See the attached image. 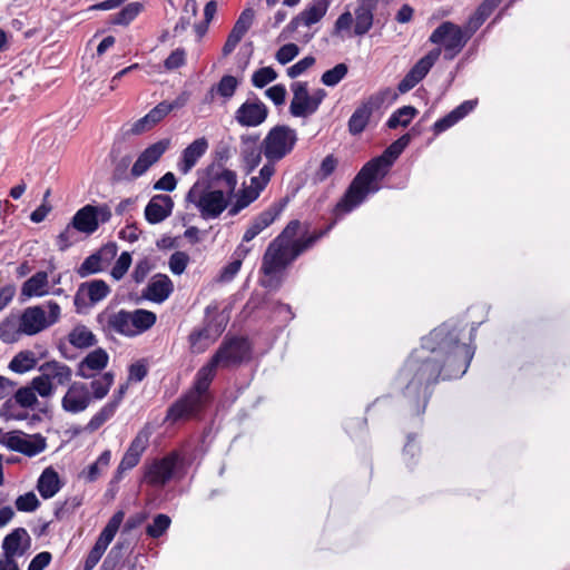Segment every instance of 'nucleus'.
I'll return each instance as SVG.
<instances>
[{"instance_id": "obj_45", "label": "nucleus", "mask_w": 570, "mask_h": 570, "mask_svg": "<svg viewBox=\"0 0 570 570\" xmlns=\"http://www.w3.org/2000/svg\"><path fill=\"white\" fill-rule=\"evenodd\" d=\"M502 0H484L472 16L470 22L475 27H480L494 11Z\"/></svg>"}, {"instance_id": "obj_48", "label": "nucleus", "mask_w": 570, "mask_h": 570, "mask_svg": "<svg viewBox=\"0 0 570 570\" xmlns=\"http://www.w3.org/2000/svg\"><path fill=\"white\" fill-rule=\"evenodd\" d=\"M150 435L151 428L146 424L134 438L127 450L141 456L149 444Z\"/></svg>"}, {"instance_id": "obj_33", "label": "nucleus", "mask_w": 570, "mask_h": 570, "mask_svg": "<svg viewBox=\"0 0 570 570\" xmlns=\"http://www.w3.org/2000/svg\"><path fill=\"white\" fill-rule=\"evenodd\" d=\"M333 0H313V2L302 11V23L311 27L317 23L327 12Z\"/></svg>"}, {"instance_id": "obj_28", "label": "nucleus", "mask_w": 570, "mask_h": 570, "mask_svg": "<svg viewBox=\"0 0 570 570\" xmlns=\"http://www.w3.org/2000/svg\"><path fill=\"white\" fill-rule=\"evenodd\" d=\"M475 104V101L465 100L460 106L450 111L446 116L439 119L433 126L435 134H440L455 125L459 120L464 118L469 112L473 110Z\"/></svg>"}, {"instance_id": "obj_3", "label": "nucleus", "mask_w": 570, "mask_h": 570, "mask_svg": "<svg viewBox=\"0 0 570 570\" xmlns=\"http://www.w3.org/2000/svg\"><path fill=\"white\" fill-rule=\"evenodd\" d=\"M411 141V135L404 134L393 141L382 155L367 161L354 177L343 197L336 205V210L350 213L361 205L368 194L379 190L377 180L383 179L393 163L399 158Z\"/></svg>"}, {"instance_id": "obj_30", "label": "nucleus", "mask_w": 570, "mask_h": 570, "mask_svg": "<svg viewBox=\"0 0 570 570\" xmlns=\"http://www.w3.org/2000/svg\"><path fill=\"white\" fill-rule=\"evenodd\" d=\"M68 342L76 348L86 350L95 346L98 340L86 325L78 324L69 332Z\"/></svg>"}, {"instance_id": "obj_2", "label": "nucleus", "mask_w": 570, "mask_h": 570, "mask_svg": "<svg viewBox=\"0 0 570 570\" xmlns=\"http://www.w3.org/2000/svg\"><path fill=\"white\" fill-rule=\"evenodd\" d=\"M249 351L250 347L246 338H225L208 363L198 370L193 387L168 407L166 420L177 422L196 417L212 401L209 386L217 367L240 364L249 355Z\"/></svg>"}, {"instance_id": "obj_19", "label": "nucleus", "mask_w": 570, "mask_h": 570, "mask_svg": "<svg viewBox=\"0 0 570 570\" xmlns=\"http://www.w3.org/2000/svg\"><path fill=\"white\" fill-rule=\"evenodd\" d=\"M109 293L110 287L102 279H94L91 282L82 283L75 295V305L77 307L85 306V296L88 297L90 305H94L106 298Z\"/></svg>"}, {"instance_id": "obj_62", "label": "nucleus", "mask_w": 570, "mask_h": 570, "mask_svg": "<svg viewBox=\"0 0 570 570\" xmlns=\"http://www.w3.org/2000/svg\"><path fill=\"white\" fill-rule=\"evenodd\" d=\"M39 504L40 502L33 492L19 495L16 500V508L22 512H32Z\"/></svg>"}, {"instance_id": "obj_25", "label": "nucleus", "mask_w": 570, "mask_h": 570, "mask_svg": "<svg viewBox=\"0 0 570 570\" xmlns=\"http://www.w3.org/2000/svg\"><path fill=\"white\" fill-rule=\"evenodd\" d=\"M208 149V141L205 137L197 138L190 145H188L181 155V159L178 164L179 170L183 174H187L197 164L198 159L205 155Z\"/></svg>"}, {"instance_id": "obj_12", "label": "nucleus", "mask_w": 570, "mask_h": 570, "mask_svg": "<svg viewBox=\"0 0 570 570\" xmlns=\"http://www.w3.org/2000/svg\"><path fill=\"white\" fill-rule=\"evenodd\" d=\"M268 112L267 106L253 94V98L236 109L234 118L242 127H258L267 119Z\"/></svg>"}, {"instance_id": "obj_47", "label": "nucleus", "mask_w": 570, "mask_h": 570, "mask_svg": "<svg viewBox=\"0 0 570 570\" xmlns=\"http://www.w3.org/2000/svg\"><path fill=\"white\" fill-rule=\"evenodd\" d=\"M150 435L151 428L146 424L134 438L127 450L141 456L149 444Z\"/></svg>"}, {"instance_id": "obj_5", "label": "nucleus", "mask_w": 570, "mask_h": 570, "mask_svg": "<svg viewBox=\"0 0 570 570\" xmlns=\"http://www.w3.org/2000/svg\"><path fill=\"white\" fill-rule=\"evenodd\" d=\"M156 321L154 312L142 308L132 312L105 308L96 316L99 330L108 338H114L116 334L134 337L151 328Z\"/></svg>"}, {"instance_id": "obj_35", "label": "nucleus", "mask_w": 570, "mask_h": 570, "mask_svg": "<svg viewBox=\"0 0 570 570\" xmlns=\"http://www.w3.org/2000/svg\"><path fill=\"white\" fill-rule=\"evenodd\" d=\"M117 410V401H110L105 404L99 412H97L86 425L85 430L88 432H95L102 426L108 420H110Z\"/></svg>"}, {"instance_id": "obj_9", "label": "nucleus", "mask_w": 570, "mask_h": 570, "mask_svg": "<svg viewBox=\"0 0 570 570\" xmlns=\"http://www.w3.org/2000/svg\"><path fill=\"white\" fill-rule=\"evenodd\" d=\"M430 41L435 45H442L444 58L452 60L463 49L468 37L463 33L461 27L453 22L444 21L432 32Z\"/></svg>"}, {"instance_id": "obj_16", "label": "nucleus", "mask_w": 570, "mask_h": 570, "mask_svg": "<svg viewBox=\"0 0 570 570\" xmlns=\"http://www.w3.org/2000/svg\"><path fill=\"white\" fill-rule=\"evenodd\" d=\"M169 139H161L148 146L137 158L131 167V176L138 178L142 176L169 148Z\"/></svg>"}, {"instance_id": "obj_7", "label": "nucleus", "mask_w": 570, "mask_h": 570, "mask_svg": "<svg viewBox=\"0 0 570 570\" xmlns=\"http://www.w3.org/2000/svg\"><path fill=\"white\" fill-rule=\"evenodd\" d=\"M47 307L48 315L45 306L27 307L19 317V331L23 335H36L55 324L60 316V306L56 302H49Z\"/></svg>"}, {"instance_id": "obj_54", "label": "nucleus", "mask_w": 570, "mask_h": 570, "mask_svg": "<svg viewBox=\"0 0 570 570\" xmlns=\"http://www.w3.org/2000/svg\"><path fill=\"white\" fill-rule=\"evenodd\" d=\"M14 403L24 409H33L38 399L31 386H24L16 391Z\"/></svg>"}, {"instance_id": "obj_8", "label": "nucleus", "mask_w": 570, "mask_h": 570, "mask_svg": "<svg viewBox=\"0 0 570 570\" xmlns=\"http://www.w3.org/2000/svg\"><path fill=\"white\" fill-rule=\"evenodd\" d=\"M186 200L194 203L204 219L217 218L228 206L229 198L223 195L222 190L205 187L196 197V186L187 194Z\"/></svg>"}, {"instance_id": "obj_61", "label": "nucleus", "mask_w": 570, "mask_h": 570, "mask_svg": "<svg viewBox=\"0 0 570 570\" xmlns=\"http://www.w3.org/2000/svg\"><path fill=\"white\" fill-rule=\"evenodd\" d=\"M283 206L274 204L268 207L266 210L262 212L254 219L265 229L269 225L274 223V220L278 217L282 212Z\"/></svg>"}, {"instance_id": "obj_59", "label": "nucleus", "mask_w": 570, "mask_h": 570, "mask_svg": "<svg viewBox=\"0 0 570 570\" xmlns=\"http://www.w3.org/2000/svg\"><path fill=\"white\" fill-rule=\"evenodd\" d=\"M24 433L20 431H11L1 434L0 443L11 451L20 452Z\"/></svg>"}, {"instance_id": "obj_44", "label": "nucleus", "mask_w": 570, "mask_h": 570, "mask_svg": "<svg viewBox=\"0 0 570 570\" xmlns=\"http://www.w3.org/2000/svg\"><path fill=\"white\" fill-rule=\"evenodd\" d=\"M171 524V519L164 513L157 514L153 523L148 524L146 528V534L153 539H158L166 533Z\"/></svg>"}, {"instance_id": "obj_4", "label": "nucleus", "mask_w": 570, "mask_h": 570, "mask_svg": "<svg viewBox=\"0 0 570 570\" xmlns=\"http://www.w3.org/2000/svg\"><path fill=\"white\" fill-rule=\"evenodd\" d=\"M323 235L324 232L315 233L306 238H298L293 244L282 243L281 239H273L262 259L261 272L264 275L261 279L262 286L277 288L282 283L279 276L282 272L302 253L311 248Z\"/></svg>"}, {"instance_id": "obj_6", "label": "nucleus", "mask_w": 570, "mask_h": 570, "mask_svg": "<svg viewBox=\"0 0 570 570\" xmlns=\"http://www.w3.org/2000/svg\"><path fill=\"white\" fill-rule=\"evenodd\" d=\"M297 142L296 130L286 125L269 129L263 139L264 156L267 160L279 161L289 155Z\"/></svg>"}, {"instance_id": "obj_55", "label": "nucleus", "mask_w": 570, "mask_h": 570, "mask_svg": "<svg viewBox=\"0 0 570 570\" xmlns=\"http://www.w3.org/2000/svg\"><path fill=\"white\" fill-rule=\"evenodd\" d=\"M102 262L96 253L88 256L77 269L80 277H87L102 269Z\"/></svg>"}, {"instance_id": "obj_40", "label": "nucleus", "mask_w": 570, "mask_h": 570, "mask_svg": "<svg viewBox=\"0 0 570 570\" xmlns=\"http://www.w3.org/2000/svg\"><path fill=\"white\" fill-rule=\"evenodd\" d=\"M46 446V439L41 434H33L31 436L24 434L20 453L27 456H35L45 451Z\"/></svg>"}, {"instance_id": "obj_13", "label": "nucleus", "mask_w": 570, "mask_h": 570, "mask_svg": "<svg viewBox=\"0 0 570 570\" xmlns=\"http://www.w3.org/2000/svg\"><path fill=\"white\" fill-rule=\"evenodd\" d=\"M384 100V94L379 92L362 101V104L354 110L348 120V131L352 135H360L363 132L370 121L373 111L379 109Z\"/></svg>"}, {"instance_id": "obj_43", "label": "nucleus", "mask_w": 570, "mask_h": 570, "mask_svg": "<svg viewBox=\"0 0 570 570\" xmlns=\"http://www.w3.org/2000/svg\"><path fill=\"white\" fill-rule=\"evenodd\" d=\"M141 10L142 4L140 2H131L116 13L111 19V22L114 24L127 26L140 13Z\"/></svg>"}, {"instance_id": "obj_34", "label": "nucleus", "mask_w": 570, "mask_h": 570, "mask_svg": "<svg viewBox=\"0 0 570 570\" xmlns=\"http://www.w3.org/2000/svg\"><path fill=\"white\" fill-rule=\"evenodd\" d=\"M125 512L124 511H117L107 522L106 527L102 529L101 533L99 534L96 544L100 546L104 550L107 549V547L110 544V542L114 540L116 533L118 532L122 521H124Z\"/></svg>"}, {"instance_id": "obj_56", "label": "nucleus", "mask_w": 570, "mask_h": 570, "mask_svg": "<svg viewBox=\"0 0 570 570\" xmlns=\"http://www.w3.org/2000/svg\"><path fill=\"white\" fill-rule=\"evenodd\" d=\"M276 78L277 73L272 67H263L253 73L252 82L256 88H264Z\"/></svg>"}, {"instance_id": "obj_52", "label": "nucleus", "mask_w": 570, "mask_h": 570, "mask_svg": "<svg viewBox=\"0 0 570 570\" xmlns=\"http://www.w3.org/2000/svg\"><path fill=\"white\" fill-rule=\"evenodd\" d=\"M275 163L276 161L267 160V163L261 168L259 175L252 177L250 185L261 191L264 190L275 173Z\"/></svg>"}, {"instance_id": "obj_42", "label": "nucleus", "mask_w": 570, "mask_h": 570, "mask_svg": "<svg viewBox=\"0 0 570 570\" xmlns=\"http://www.w3.org/2000/svg\"><path fill=\"white\" fill-rule=\"evenodd\" d=\"M261 194V190H258L256 187L250 185L248 188H244L242 190V194L235 202V204L229 208L228 215L235 216L237 215L242 209L247 207L250 203L256 200Z\"/></svg>"}, {"instance_id": "obj_26", "label": "nucleus", "mask_w": 570, "mask_h": 570, "mask_svg": "<svg viewBox=\"0 0 570 570\" xmlns=\"http://www.w3.org/2000/svg\"><path fill=\"white\" fill-rule=\"evenodd\" d=\"M379 0H361L355 9L354 33L363 36L368 32L373 26V11Z\"/></svg>"}, {"instance_id": "obj_23", "label": "nucleus", "mask_w": 570, "mask_h": 570, "mask_svg": "<svg viewBox=\"0 0 570 570\" xmlns=\"http://www.w3.org/2000/svg\"><path fill=\"white\" fill-rule=\"evenodd\" d=\"M109 361L108 353L98 347L86 355L78 364L77 375L83 379H90L96 372L104 370Z\"/></svg>"}, {"instance_id": "obj_31", "label": "nucleus", "mask_w": 570, "mask_h": 570, "mask_svg": "<svg viewBox=\"0 0 570 570\" xmlns=\"http://www.w3.org/2000/svg\"><path fill=\"white\" fill-rule=\"evenodd\" d=\"M48 285L47 272H37L23 283L21 287V295L27 297L43 296L48 293Z\"/></svg>"}, {"instance_id": "obj_17", "label": "nucleus", "mask_w": 570, "mask_h": 570, "mask_svg": "<svg viewBox=\"0 0 570 570\" xmlns=\"http://www.w3.org/2000/svg\"><path fill=\"white\" fill-rule=\"evenodd\" d=\"M258 135H243L240 137V159L246 174H250L261 163L264 154L263 144L258 145Z\"/></svg>"}, {"instance_id": "obj_20", "label": "nucleus", "mask_w": 570, "mask_h": 570, "mask_svg": "<svg viewBox=\"0 0 570 570\" xmlns=\"http://www.w3.org/2000/svg\"><path fill=\"white\" fill-rule=\"evenodd\" d=\"M293 99L289 105V112L294 117H307L314 114L312 110V97L306 82H294L292 85Z\"/></svg>"}, {"instance_id": "obj_46", "label": "nucleus", "mask_w": 570, "mask_h": 570, "mask_svg": "<svg viewBox=\"0 0 570 570\" xmlns=\"http://www.w3.org/2000/svg\"><path fill=\"white\" fill-rule=\"evenodd\" d=\"M112 383L114 374L110 372H106L99 379L94 380L90 384L94 397L97 400L104 399L108 394Z\"/></svg>"}, {"instance_id": "obj_36", "label": "nucleus", "mask_w": 570, "mask_h": 570, "mask_svg": "<svg viewBox=\"0 0 570 570\" xmlns=\"http://www.w3.org/2000/svg\"><path fill=\"white\" fill-rule=\"evenodd\" d=\"M111 459V452L110 450H105L96 462L90 464L87 470H83L81 472V476L87 482H94L96 481L105 469L108 468Z\"/></svg>"}, {"instance_id": "obj_53", "label": "nucleus", "mask_w": 570, "mask_h": 570, "mask_svg": "<svg viewBox=\"0 0 570 570\" xmlns=\"http://www.w3.org/2000/svg\"><path fill=\"white\" fill-rule=\"evenodd\" d=\"M215 87H216V92L220 97H223L225 99H230L235 95V91L238 87V80L234 76L226 75V76L222 77V79Z\"/></svg>"}, {"instance_id": "obj_15", "label": "nucleus", "mask_w": 570, "mask_h": 570, "mask_svg": "<svg viewBox=\"0 0 570 570\" xmlns=\"http://www.w3.org/2000/svg\"><path fill=\"white\" fill-rule=\"evenodd\" d=\"M178 461L177 453L155 460L146 468L145 481L154 487L165 485L173 476Z\"/></svg>"}, {"instance_id": "obj_1", "label": "nucleus", "mask_w": 570, "mask_h": 570, "mask_svg": "<svg viewBox=\"0 0 570 570\" xmlns=\"http://www.w3.org/2000/svg\"><path fill=\"white\" fill-rule=\"evenodd\" d=\"M473 348L460 343L456 327L448 324L434 328L422 340L401 368L397 384L404 385L402 393L412 415L424 413L432 387L442 380L461 377L473 357Z\"/></svg>"}, {"instance_id": "obj_11", "label": "nucleus", "mask_w": 570, "mask_h": 570, "mask_svg": "<svg viewBox=\"0 0 570 570\" xmlns=\"http://www.w3.org/2000/svg\"><path fill=\"white\" fill-rule=\"evenodd\" d=\"M188 100L186 92L180 94L173 101H161L154 107L146 116L138 119L131 128L135 135L142 134L160 122L170 111L183 108Z\"/></svg>"}, {"instance_id": "obj_63", "label": "nucleus", "mask_w": 570, "mask_h": 570, "mask_svg": "<svg viewBox=\"0 0 570 570\" xmlns=\"http://www.w3.org/2000/svg\"><path fill=\"white\" fill-rule=\"evenodd\" d=\"M30 386L42 397H48L53 392V384L42 374L33 377Z\"/></svg>"}, {"instance_id": "obj_58", "label": "nucleus", "mask_w": 570, "mask_h": 570, "mask_svg": "<svg viewBox=\"0 0 570 570\" xmlns=\"http://www.w3.org/2000/svg\"><path fill=\"white\" fill-rule=\"evenodd\" d=\"M130 265H131V255L128 252H122L111 269V276L116 281L121 279L125 276V274L128 272Z\"/></svg>"}, {"instance_id": "obj_37", "label": "nucleus", "mask_w": 570, "mask_h": 570, "mask_svg": "<svg viewBox=\"0 0 570 570\" xmlns=\"http://www.w3.org/2000/svg\"><path fill=\"white\" fill-rule=\"evenodd\" d=\"M209 333L210 331L204 326L203 328L194 330L189 334L188 341L193 353H203L212 343L215 342Z\"/></svg>"}, {"instance_id": "obj_38", "label": "nucleus", "mask_w": 570, "mask_h": 570, "mask_svg": "<svg viewBox=\"0 0 570 570\" xmlns=\"http://www.w3.org/2000/svg\"><path fill=\"white\" fill-rule=\"evenodd\" d=\"M37 364L35 353L31 351L19 352L9 363V368L16 373H24Z\"/></svg>"}, {"instance_id": "obj_51", "label": "nucleus", "mask_w": 570, "mask_h": 570, "mask_svg": "<svg viewBox=\"0 0 570 570\" xmlns=\"http://www.w3.org/2000/svg\"><path fill=\"white\" fill-rule=\"evenodd\" d=\"M348 72V68L345 63H337L334 68L326 70L322 75V82L325 86L334 87L336 86Z\"/></svg>"}, {"instance_id": "obj_14", "label": "nucleus", "mask_w": 570, "mask_h": 570, "mask_svg": "<svg viewBox=\"0 0 570 570\" xmlns=\"http://www.w3.org/2000/svg\"><path fill=\"white\" fill-rule=\"evenodd\" d=\"M206 186L212 189L222 190L229 199L234 195L237 176L236 173L223 167L220 164H212L206 170Z\"/></svg>"}, {"instance_id": "obj_24", "label": "nucleus", "mask_w": 570, "mask_h": 570, "mask_svg": "<svg viewBox=\"0 0 570 570\" xmlns=\"http://www.w3.org/2000/svg\"><path fill=\"white\" fill-rule=\"evenodd\" d=\"M174 287L170 278L164 274H156L145 288L142 296L155 303H163L171 294Z\"/></svg>"}, {"instance_id": "obj_29", "label": "nucleus", "mask_w": 570, "mask_h": 570, "mask_svg": "<svg viewBox=\"0 0 570 570\" xmlns=\"http://www.w3.org/2000/svg\"><path fill=\"white\" fill-rule=\"evenodd\" d=\"M475 104V101L465 100L460 106L450 111L446 116L439 119L433 126L435 134H440L455 125L459 120L464 118L469 112L473 110Z\"/></svg>"}, {"instance_id": "obj_41", "label": "nucleus", "mask_w": 570, "mask_h": 570, "mask_svg": "<svg viewBox=\"0 0 570 570\" xmlns=\"http://www.w3.org/2000/svg\"><path fill=\"white\" fill-rule=\"evenodd\" d=\"M416 114L417 110L412 106L399 108L389 118L387 127L391 129H395L399 126L406 127Z\"/></svg>"}, {"instance_id": "obj_22", "label": "nucleus", "mask_w": 570, "mask_h": 570, "mask_svg": "<svg viewBox=\"0 0 570 570\" xmlns=\"http://www.w3.org/2000/svg\"><path fill=\"white\" fill-rule=\"evenodd\" d=\"M30 535L24 528H17L4 537L2 554L9 557H22L30 547Z\"/></svg>"}, {"instance_id": "obj_27", "label": "nucleus", "mask_w": 570, "mask_h": 570, "mask_svg": "<svg viewBox=\"0 0 570 570\" xmlns=\"http://www.w3.org/2000/svg\"><path fill=\"white\" fill-rule=\"evenodd\" d=\"M39 371L51 383L55 381L59 385H66L70 382L72 371L71 368L58 361H48L40 365Z\"/></svg>"}, {"instance_id": "obj_39", "label": "nucleus", "mask_w": 570, "mask_h": 570, "mask_svg": "<svg viewBox=\"0 0 570 570\" xmlns=\"http://www.w3.org/2000/svg\"><path fill=\"white\" fill-rule=\"evenodd\" d=\"M255 11L253 8L244 9L238 19L236 20L232 31L229 32L232 36L238 38L239 40L246 35L254 22Z\"/></svg>"}, {"instance_id": "obj_50", "label": "nucleus", "mask_w": 570, "mask_h": 570, "mask_svg": "<svg viewBox=\"0 0 570 570\" xmlns=\"http://www.w3.org/2000/svg\"><path fill=\"white\" fill-rule=\"evenodd\" d=\"M79 230L72 227V222H70L66 228L57 236V246L59 250L65 252L73 244L80 240L78 236Z\"/></svg>"}, {"instance_id": "obj_18", "label": "nucleus", "mask_w": 570, "mask_h": 570, "mask_svg": "<svg viewBox=\"0 0 570 570\" xmlns=\"http://www.w3.org/2000/svg\"><path fill=\"white\" fill-rule=\"evenodd\" d=\"M91 396L88 387L83 383H73L62 397L61 405L67 412L79 413L89 406Z\"/></svg>"}, {"instance_id": "obj_60", "label": "nucleus", "mask_w": 570, "mask_h": 570, "mask_svg": "<svg viewBox=\"0 0 570 570\" xmlns=\"http://www.w3.org/2000/svg\"><path fill=\"white\" fill-rule=\"evenodd\" d=\"M338 159L334 155H327L321 163L320 168L316 171L318 180L323 181L328 178L336 169Z\"/></svg>"}, {"instance_id": "obj_57", "label": "nucleus", "mask_w": 570, "mask_h": 570, "mask_svg": "<svg viewBox=\"0 0 570 570\" xmlns=\"http://www.w3.org/2000/svg\"><path fill=\"white\" fill-rule=\"evenodd\" d=\"M130 547L131 543L129 540L120 538L119 541L110 549L106 558L119 566L125 553L130 550Z\"/></svg>"}, {"instance_id": "obj_64", "label": "nucleus", "mask_w": 570, "mask_h": 570, "mask_svg": "<svg viewBox=\"0 0 570 570\" xmlns=\"http://www.w3.org/2000/svg\"><path fill=\"white\" fill-rule=\"evenodd\" d=\"M189 257L184 252H175L169 258V268L173 274L180 275L185 272Z\"/></svg>"}, {"instance_id": "obj_49", "label": "nucleus", "mask_w": 570, "mask_h": 570, "mask_svg": "<svg viewBox=\"0 0 570 570\" xmlns=\"http://www.w3.org/2000/svg\"><path fill=\"white\" fill-rule=\"evenodd\" d=\"M23 333L19 331V320L8 317L0 324V338L3 342H14Z\"/></svg>"}, {"instance_id": "obj_21", "label": "nucleus", "mask_w": 570, "mask_h": 570, "mask_svg": "<svg viewBox=\"0 0 570 570\" xmlns=\"http://www.w3.org/2000/svg\"><path fill=\"white\" fill-rule=\"evenodd\" d=\"M174 202L168 195H155L145 208V217L150 224H158L171 215Z\"/></svg>"}, {"instance_id": "obj_32", "label": "nucleus", "mask_w": 570, "mask_h": 570, "mask_svg": "<svg viewBox=\"0 0 570 570\" xmlns=\"http://www.w3.org/2000/svg\"><path fill=\"white\" fill-rule=\"evenodd\" d=\"M37 489L43 499L52 498L60 490L58 473L52 468H47L38 480Z\"/></svg>"}, {"instance_id": "obj_10", "label": "nucleus", "mask_w": 570, "mask_h": 570, "mask_svg": "<svg viewBox=\"0 0 570 570\" xmlns=\"http://www.w3.org/2000/svg\"><path fill=\"white\" fill-rule=\"evenodd\" d=\"M111 218V210L108 205H86L76 212L71 222L72 227L79 230L80 234L89 236L94 234L100 224L109 222Z\"/></svg>"}]
</instances>
